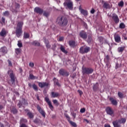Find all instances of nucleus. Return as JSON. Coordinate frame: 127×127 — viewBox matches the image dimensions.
Returning a JSON list of instances; mask_svg holds the SVG:
<instances>
[{
  "mask_svg": "<svg viewBox=\"0 0 127 127\" xmlns=\"http://www.w3.org/2000/svg\"><path fill=\"white\" fill-rule=\"evenodd\" d=\"M29 66H30V67H33L34 66V63H30L29 64Z\"/></svg>",
  "mask_w": 127,
  "mask_h": 127,
  "instance_id": "obj_47",
  "label": "nucleus"
},
{
  "mask_svg": "<svg viewBox=\"0 0 127 127\" xmlns=\"http://www.w3.org/2000/svg\"><path fill=\"white\" fill-rule=\"evenodd\" d=\"M23 123H27V120L23 118L21 119L20 124H22V125H24Z\"/></svg>",
  "mask_w": 127,
  "mask_h": 127,
  "instance_id": "obj_34",
  "label": "nucleus"
},
{
  "mask_svg": "<svg viewBox=\"0 0 127 127\" xmlns=\"http://www.w3.org/2000/svg\"><path fill=\"white\" fill-rule=\"evenodd\" d=\"M91 13L94 14L95 13V9H92L90 11Z\"/></svg>",
  "mask_w": 127,
  "mask_h": 127,
  "instance_id": "obj_55",
  "label": "nucleus"
},
{
  "mask_svg": "<svg viewBox=\"0 0 127 127\" xmlns=\"http://www.w3.org/2000/svg\"><path fill=\"white\" fill-rule=\"evenodd\" d=\"M34 11L37 13H39V14H42V12H43V10L41 9V8L38 7H36L34 9Z\"/></svg>",
  "mask_w": 127,
  "mask_h": 127,
  "instance_id": "obj_13",
  "label": "nucleus"
},
{
  "mask_svg": "<svg viewBox=\"0 0 127 127\" xmlns=\"http://www.w3.org/2000/svg\"><path fill=\"white\" fill-rule=\"evenodd\" d=\"M99 87V84L96 83L94 85L93 89L94 91H97L98 90V88Z\"/></svg>",
  "mask_w": 127,
  "mask_h": 127,
  "instance_id": "obj_28",
  "label": "nucleus"
},
{
  "mask_svg": "<svg viewBox=\"0 0 127 127\" xmlns=\"http://www.w3.org/2000/svg\"><path fill=\"white\" fill-rule=\"evenodd\" d=\"M119 6H123L124 5V2L123 1H121L119 3Z\"/></svg>",
  "mask_w": 127,
  "mask_h": 127,
  "instance_id": "obj_50",
  "label": "nucleus"
},
{
  "mask_svg": "<svg viewBox=\"0 0 127 127\" xmlns=\"http://www.w3.org/2000/svg\"><path fill=\"white\" fill-rule=\"evenodd\" d=\"M120 122L119 121H114L113 124L114 127H120Z\"/></svg>",
  "mask_w": 127,
  "mask_h": 127,
  "instance_id": "obj_19",
  "label": "nucleus"
},
{
  "mask_svg": "<svg viewBox=\"0 0 127 127\" xmlns=\"http://www.w3.org/2000/svg\"><path fill=\"white\" fill-rule=\"evenodd\" d=\"M81 13L84 15V16H87L88 15V11L87 10L83 9L80 11Z\"/></svg>",
  "mask_w": 127,
  "mask_h": 127,
  "instance_id": "obj_25",
  "label": "nucleus"
},
{
  "mask_svg": "<svg viewBox=\"0 0 127 127\" xmlns=\"http://www.w3.org/2000/svg\"><path fill=\"white\" fill-rule=\"evenodd\" d=\"M79 9L80 11H81V10H83V9H82V7H81V6H79Z\"/></svg>",
  "mask_w": 127,
  "mask_h": 127,
  "instance_id": "obj_61",
  "label": "nucleus"
},
{
  "mask_svg": "<svg viewBox=\"0 0 127 127\" xmlns=\"http://www.w3.org/2000/svg\"><path fill=\"white\" fill-rule=\"evenodd\" d=\"M39 86L40 88H44V87H48L49 86V83L48 82H39Z\"/></svg>",
  "mask_w": 127,
  "mask_h": 127,
  "instance_id": "obj_10",
  "label": "nucleus"
},
{
  "mask_svg": "<svg viewBox=\"0 0 127 127\" xmlns=\"http://www.w3.org/2000/svg\"><path fill=\"white\" fill-rule=\"evenodd\" d=\"M110 101L111 102V104L113 105V106H118V101H117L116 100L111 97L110 98Z\"/></svg>",
  "mask_w": 127,
  "mask_h": 127,
  "instance_id": "obj_16",
  "label": "nucleus"
},
{
  "mask_svg": "<svg viewBox=\"0 0 127 127\" xmlns=\"http://www.w3.org/2000/svg\"><path fill=\"white\" fill-rule=\"evenodd\" d=\"M44 42L46 44V47L48 48H50L51 46H50V45H49V42H48V41L45 40Z\"/></svg>",
  "mask_w": 127,
  "mask_h": 127,
  "instance_id": "obj_29",
  "label": "nucleus"
},
{
  "mask_svg": "<svg viewBox=\"0 0 127 127\" xmlns=\"http://www.w3.org/2000/svg\"><path fill=\"white\" fill-rule=\"evenodd\" d=\"M59 73H60V75H62V76H65V75H66V73H67V72H66V71L64 70V69H62L59 70Z\"/></svg>",
  "mask_w": 127,
  "mask_h": 127,
  "instance_id": "obj_24",
  "label": "nucleus"
},
{
  "mask_svg": "<svg viewBox=\"0 0 127 127\" xmlns=\"http://www.w3.org/2000/svg\"><path fill=\"white\" fill-rule=\"evenodd\" d=\"M9 15V12H8V11H6L3 13V15H4V16H8Z\"/></svg>",
  "mask_w": 127,
  "mask_h": 127,
  "instance_id": "obj_43",
  "label": "nucleus"
},
{
  "mask_svg": "<svg viewBox=\"0 0 127 127\" xmlns=\"http://www.w3.org/2000/svg\"><path fill=\"white\" fill-rule=\"evenodd\" d=\"M43 15L44 16H46V17H48V16H49V12H44Z\"/></svg>",
  "mask_w": 127,
  "mask_h": 127,
  "instance_id": "obj_41",
  "label": "nucleus"
},
{
  "mask_svg": "<svg viewBox=\"0 0 127 127\" xmlns=\"http://www.w3.org/2000/svg\"><path fill=\"white\" fill-rule=\"evenodd\" d=\"M102 3H103V7L104 8H111V7L110 6V4H109L107 2H105L104 0H102Z\"/></svg>",
  "mask_w": 127,
  "mask_h": 127,
  "instance_id": "obj_15",
  "label": "nucleus"
},
{
  "mask_svg": "<svg viewBox=\"0 0 127 127\" xmlns=\"http://www.w3.org/2000/svg\"><path fill=\"white\" fill-rule=\"evenodd\" d=\"M104 127H111V126H110L109 124H105L104 125Z\"/></svg>",
  "mask_w": 127,
  "mask_h": 127,
  "instance_id": "obj_58",
  "label": "nucleus"
},
{
  "mask_svg": "<svg viewBox=\"0 0 127 127\" xmlns=\"http://www.w3.org/2000/svg\"><path fill=\"white\" fill-rule=\"evenodd\" d=\"M6 31H5V29L3 28L0 33V36H2V37H3V36H4V35H6Z\"/></svg>",
  "mask_w": 127,
  "mask_h": 127,
  "instance_id": "obj_21",
  "label": "nucleus"
},
{
  "mask_svg": "<svg viewBox=\"0 0 127 127\" xmlns=\"http://www.w3.org/2000/svg\"><path fill=\"white\" fill-rule=\"evenodd\" d=\"M2 109H3V107L1 105H0V111L2 110Z\"/></svg>",
  "mask_w": 127,
  "mask_h": 127,
  "instance_id": "obj_62",
  "label": "nucleus"
},
{
  "mask_svg": "<svg viewBox=\"0 0 127 127\" xmlns=\"http://www.w3.org/2000/svg\"><path fill=\"white\" fill-rule=\"evenodd\" d=\"M93 71L94 70L91 68H84L82 69L83 74H87L88 75L92 74Z\"/></svg>",
  "mask_w": 127,
  "mask_h": 127,
  "instance_id": "obj_6",
  "label": "nucleus"
},
{
  "mask_svg": "<svg viewBox=\"0 0 127 127\" xmlns=\"http://www.w3.org/2000/svg\"><path fill=\"white\" fill-rule=\"evenodd\" d=\"M30 79H34V76H33L32 74H30Z\"/></svg>",
  "mask_w": 127,
  "mask_h": 127,
  "instance_id": "obj_54",
  "label": "nucleus"
},
{
  "mask_svg": "<svg viewBox=\"0 0 127 127\" xmlns=\"http://www.w3.org/2000/svg\"><path fill=\"white\" fill-rule=\"evenodd\" d=\"M23 25V22H19L17 25V28L16 29V35L18 37H20L21 33H22V26Z\"/></svg>",
  "mask_w": 127,
  "mask_h": 127,
  "instance_id": "obj_2",
  "label": "nucleus"
},
{
  "mask_svg": "<svg viewBox=\"0 0 127 127\" xmlns=\"http://www.w3.org/2000/svg\"><path fill=\"white\" fill-rule=\"evenodd\" d=\"M33 45H35V46H39L40 45V43L37 41H35L33 42Z\"/></svg>",
  "mask_w": 127,
  "mask_h": 127,
  "instance_id": "obj_32",
  "label": "nucleus"
},
{
  "mask_svg": "<svg viewBox=\"0 0 127 127\" xmlns=\"http://www.w3.org/2000/svg\"><path fill=\"white\" fill-rule=\"evenodd\" d=\"M114 38L116 42L120 43V42L121 41V36H120L119 34H115Z\"/></svg>",
  "mask_w": 127,
  "mask_h": 127,
  "instance_id": "obj_12",
  "label": "nucleus"
},
{
  "mask_svg": "<svg viewBox=\"0 0 127 127\" xmlns=\"http://www.w3.org/2000/svg\"><path fill=\"white\" fill-rule=\"evenodd\" d=\"M90 47H81L79 49V52L80 53H81V54H84V53H88L89 51L90 50Z\"/></svg>",
  "mask_w": 127,
  "mask_h": 127,
  "instance_id": "obj_4",
  "label": "nucleus"
},
{
  "mask_svg": "<svg viewBox=\"0 0 127 127\" xmlns=\"http://www.w3.org/2000/svg\"><path fill=\"white\" fill-rule=\"evenodd\" d=\"M85 111H86V109L85 108H82L80 110V112L81 113V114L84 113V112Z\"/></svg>",
  "mask_w": 127,
  "mask_h": 127,
  "instance_id": "obj_45",
  "label": "nucleus"
},
{
  "mask_svg": "<svg viewBox=\"0 0 127 127\" xmlns=\"http://www.w3.org/2000/svg\"><path fill=\"white\" fill-rule=\"evenodd\" d=\"M15 52L16 54H19L20 53V49H16Z\"/></svg>",
  "mask_w": 127,
  "mask_h": 127,
  "instance_id": "obj_44",
  "label": "nucleus"
},
{
  "mask_svg": "<svg viewBox=\"0 0 127 127\" xmlns=\"http://www.w3.org/2000/svg\"><path fill=\"white\" fill-rule=\"evenodd\" d=\"M63 39H64V38H63V37H61L59 39V41H63Z\"/></svg>",
  "mask_w": 127,
  "mask_h": 127,
  "instance_id": "obj_53",
  "label": "nucleus"
},
{
  "mask_svg": "<svg viewBox=\"0 0 127 127\" xmlns=\"http://www.w3.org/2000/svg\"><path fill=\"white\" fill-rule=\"evenodd\" d=\"M118 68H119V64H116L115 68L118 69Z\"/></svg>",
  "mask_w": 127,
  "mask_h": 127,
  "instance_id": "obj_59",
  "label": "nucleus"
},
{
  "mask_svg": "<svg viewBox=\"0 0 127 127\" xmlns=\"http://www.w3.org/2000/svg\"><path fill=\"white\" fill-rule=\"evenodd\" d=\"M20 127H28L27 126L25 125V124H22L20 126Z\"/></svg>",
  "mask_w": 127,
  "mask_h": 127,
  "instance_id": "obj_56",
  "label": "nucleus"
},
{
  "mask_svg": "<svg viewBox=\"0 0 127 127\" xmlns=\"http://www.w3.org/2000/svg\"><path fill=\"white\" fill-rule=\"evenodd\" d=\"M0 52L2 53H6V52H7V49H6V47H3L0 48Z\"/></svg>",
  "mask_w": 127,
  "mask_h": 127,
  "instance_id": "obj_22",
  "label": "nucleus"
},
{
  "mask_svg": "<svg viewBox=\"0 0 127 127\" xmlns=\"http://www.w3.org/2000/svg\"><path fill=\"white\" fill-rule=\"evenodd\" d=\"M17 46H18V47H20V48L22 47V43L19 42V41H18Z\"/></svg>",
  "mask_w": 127,
  "mask_h": 127,
  "instance_id": "obj_46",
  "label": "nucleus"
},
{
  "mask_svg": "<svg viewBox=\"0 0 127 127\" xmlns=\"http://www.w3.org/2000/svg\"><path fill=\"white\" fill-rule=\"evenodd\" d=\"M57 22L61 26H66L68 23V20L64 17H59L57 19Z\"/></svg>",
  "mask_w": 127,
  "mask_h": 127,
  "instance_id": "obj_1",
  "label": "nucleus"
},
{
  "mask_svg": "<svg viewBox=\"0 0 127 127\" xmlns=\"http://www.w3.org/2000/svg\"><path fill=\"white\" fill-rule=\"evenodd\" d=\"M53 102L54 104L55 105H56V106H59V105H60V104H59V103H58V101L56 99L54 100L53 101Z\"/></svg>",
  "mask_w": 127,
  "mask_h": 127,
  "instance_id": "obj_36",
  "label": "nucleus"
},
{
  "mask_svg": "<svg viewBox=\"0 0 127 127\" xmlns=\"http://www.w3.org/2000/svg\"><path fill=\"white\" fill-rule=\"evenodd\" d=\"M111 19L114 21V22L116 24L119 23L120 22V19L119 18V16L116 13H113L111 15Z\"/></svg>",
  "mask_w": 127,
  "mask_h": 127,
  "instance_id": "obj_5",
  "label": "nucleus"
},
{
  "mask_svg": "<svg viewBox=\"0 0 127 127\" xmlns=\"http://www.w3.org/2000/svg\"><path fill=\"white\" fill-rule=\"evenodd\" d=\"M72 116L74 118H76V114L75 113L72 114Z\"/></svg>",
  "mask_w": 127,
  "mask_h": 127,
  "instance_id": "obj_63",
  "label": "nucleus"
},
{
  "mask_svg": "<svg viewBox=\"0 0 127 127\" xmlns=\"http://www.w3.org/2000/svg\"><path fill=\"white\" fill-rule=\"evenodd\" d=\"M54 82L55 85H57V86H59V87H60V84H59V82H58V80H57L56 78H54Z\"/></svg>",
  "mask_w": 127,
  "mask_h": 127,
  "instance_id": "obj_27",
  "label": "nucleus"
},
{
  "mask_svg": "<svg viewBox=\"0 0 127 127\" xmlns=\"http://www.w3.org/2000/svg\"><path fill=\"white\" fill-rule=\"evenodd\" d=\"M118 121H119L120 124H125L126 122V120L125 118H122Z\"/></svg>",
  "mask_w": 127,
  "mask_h": 127,
  "instance_id": "obj_31",
  "label": "nucleus"
},
{
  "mask_svg": "<svg viewBox=\"0 0 127 127\" xmlns=\"http://www.w3.org/2000/svg\"><path fill=\"white\" fill-rule=\"evenodd\" d=\"M37 110L38 111H39V113L42 114L43 117H44V118H45V112H44V111H43V109H41V107L39 105L37 106Z\"/></svg>",
  "mask_w": 127,
  "mask_h": 127,
  "instance_id": "obj_11",
  "label": "nucleus"
},
{
  "mask_svg": "<svg viewBox=\"0 0 127 127\" xmlns=\"http://www.w3.org/2000/svg\"><path fill=\"white\" fill-rule=\"evenodd\" d=\"M106 113L110 116H114V110L111 107H107L106 108Z\"/></svg>",
  "mask_w": 127,
  "mask_h": 127,
  "instance_id": "obj_9",
  "label": "nucleus"
},
{
  "mask_svg": "<svg viewBox=\"0 0 127 127\" xmlns=\"http://www.w3.org/2000/svg\"><path fill=\"white\" fill-rule=\"evenodd\" d=\"M118 96L121 99L124 97V94L122 92H118Z\"/></svg>",
  "mask_w": 127,
  "mask_h": 127,
  "instance_id": "obj_42",
  "label": "nucleus"
},
{
  "mask_svg": "<svg viewBox=\"0 0 127 127\" xmlns=\"http://www.w3.org/2000/svg\"><path fill=\"white\" fill-rule=\"evenodd\" d=\"M68 44L71 47H75V46H76V43H75L74 41H69Z\"/></svg>",
  "mask_w": 127,
  "mask_h": 127,
  "instance_id": "obj_20",
  "label": "nucleus"
},
{
  "mask_svg": "<svg viewBox=\"0 0 127 127\" xmlns=\"http://www.w3.org/2000/svg\"><path fill=\"white\" fill-rule=\"evenodd\" d=\"M24 38H29V34L27 33H24Z\"/></svg>",
  "mask_w": 127,
  "mask_h": 127,
  "instance_id": "obj_40",
  "label": "nucleus"
},
{
  "mask_svg": "<svg viewBox=\"0 0 127 127\" xmlns=\"http://www.w3.org/2000/svg\"><path fill=\"white\" fill-rule=\"evenodd\" d=\"M60 49L62 52L64 53L65 54H67V52L65 50V48H64V46H63L62 45H61Z\"/></svg>",
  "mask_w": 127,
  "mask_h": 127,
  "instance_id": "obj_23",
  "label": "nucleus"
},
{
  "mask_svg": "<svg viewBox=\"0 0 127 127\" xmlns=\"http://www.w3.org/2000/svg\"><path fill=\"white\" fill-rule=\"evenodd\" d=\"M0 127H4L3 125L0 123Z\"/></svg>",
  "mask_w": 127,
  "mask_h": 127,
  "instance_id": "obj_64",
  "label": "nucleus"
},
{
  "mask_svg": "<svg viewBox=\"0 0 127 127\" xmlns=\"http://www.w3.org/2000/svg\"><path fill=\"white\" fill-rule=\"evenodd\" d=\"M64 116L66 119H67V121H68V122H70V120H71V119L70 118V117H69V115H68V114H67L66 113H64Z\"/></svg>",
  "mask_w": 127,
  "mask_h": 127,
  "instance_id": "obj_39",
  "label": "nucleus"
},
{
  "mask_svg": "<svg viewBox=\"0 0 127 127\" xmlns=\"http://www.w3.org/2000/svg\"><path fill=\"white\" fill-rule=\"evenodd\" d=\"M11 112L12 114H15L17 113V110L15 108H12V109L11 110Z\"/></svg>",
  "mask_w": 127,
  "mask_h": 127,
  "instance_id": "obj_33",
  "label": "nucleus"
},
{
  "mask_svg": "<svg viewBox=\"0 0 127 127\" xmlns=\"http://www.w3.org/2000/svg\"><path fill=\"white\" fill-rule=\"evenodd\" d=\"M79 35L80 37L83 38V39H86L87 37V34L86 33V32L83 31L80 32Z\"/></svg>",
  "mask_w": 127,
  "mask_h": 127,
  "instance_id": "obj_14",
  "label": "nucleus"
},
{
  "mask_svg": "<svg viewBox=\"0 0 127 127\" xmlns=\"http://www.w3.org/2000/svg\"><path fill=\"white\" fill-rule=\"evenodd\" d=\"M59 96H60V94L58 92H52V98H57Z\"/></svg>",
  "mask_w": 127,
  "mask_h": 127,
  "instance_id": "obj_17",
  "label": "nucleus"
},
{
  "mask_svg": "<svg viewBox=\"0 0 127 127\" xmlns=\"http://www.w3.org/2000/svg\"><path fill=\"white\" fill-rule=\"evenodd\" d=\"M64 5L66 8L70 9V10L73 9V2L71 0H65L64 3Z\"/></svg>",
  "mask_w": 127,
  "mask_h": 127,
  "instance_id": "obj_3",
  "label": "nucleus"
},
{
  "mask_svg": "<svg viewBox=\"0 0 127 127\" xmlns=\"http://www.w3.org/2000/svg\"><path fill=\"white\" fill-rule=\"evenodd\" d=\"M123 35V37H124V39H125V40H127V37H126V35H127L125 34H124Z\"/></svg>",
  "mask_w": 127,
  "mask_h": 127,
  "instance_id": "obj_57",
  "label": "nucleus"
},
{
  "mask_svg": "<svg viewBox=\"0 0 127 127\" xmlns=\"http://www.w3.org/2000/svg\"><path fill=\"white\" fill-rule=\"evenodd\" d=\"M88 42H91L92 41V37L88 36Z\"/></svg>",
  "mask_w": 127,
  "mask_h": 127,
  "instance_id": "obj_48",
  "label": "nucleus"
},
{
  "mask_svg": "<svg viewBox=\"0 0 127 127\" xmlns=\"http://www.w3.org/2000/svg\"><path fill=\"white\" fill-rule=\"evenodd\" d=\"M77 92L78 93H79L80 96H82V95L83 94V92L81 90H78Z\"/></svg>",
  "mask_w": 127,
  "mask_h": 127,
  "instance_id": "obj_49",
  "label": "nucleus"
},
{
  "mask_svg": "<svg viewBox=\"0 0 127 127\" xmlns=\"http://www.w3.org/2000/svg\"><path fill=\"white\" fill-rule=\"evenodd\" d=\"M125 48H126V47H119L118 49V52H119L120 53H123V51H124V50H125Z\"/></svg>",
  "mask_w": 127,
  "mask_h": 127,
  "instance_id": "obj_26",
  "label": "nucleus"
},
{
  "mask_svg": "<svg viewBox=\"0 0 127 127\" xmlns=\"http://www.w3.org/2000/svg\"><path fill=\"white\" fill-rule=\"evenodd\" d=\"M27 116H28L30 119H32V118H33V114L31 112H28L27 113Z\"/></svg>",
  "mask_w": 127,
  "mask_h": 127,
  "instance_id": "obj_38",
  "label": "nucleus"
},
{
  "mask_svg": "<svg viewBox=\"0 0 127 127\" xmlns=\"http://www.w3.org/2000/svg\"><path fill=\"white\" fill-rule=\"evenodd\" d=\"M100 42L102 43L103 42V37H100Z\"/></svg>",
  "mask_w": 127,
  "mask_h": 127,
  "instance_id": "obj_60",
  "label": "nucleus"
},
{
  "mask_svg": "<svg viewBox=\"0 0 127 127\" xmlns=\"http://www.w3.org/2000/svg\"><path fill=\"white\" fill-rule=\"evenodd\" d=\"M104 61L106 63V65H109L110 64V56L107 55L105 58Z\"/></svg>",
  "mask_w": 127,
  "mask_h": 127,
  "instance_id": "obj_18",
  "label": "nucleus"
},
{
  "mask_svg": "<svg viewBox=\"0 0 127 127\" xmlns=\"http://www.w3.org/2000/svg\"><path fill=\"white\" fill-rule=\"evenodd\" d=\"M8 74H10V78H11V81L12 84H15V77L14 76V74L12 73L11 70H9L8 71Z\"/></svg>",
  "mask_w": 127,
  "mask_h": 127,
  "instance_id": "obj_7",
  "label": "nucleus"
},
{
  "mask_svg": "<svg viewBox=\"0 0 127 127\" xmlns=\"http://www.w3.org/2000/svg\"><path fill=\"white\" fill-rule=\"evenodd\" d=\"M32 87L34 90H35V91H36V92L38 91V88H37V86H36V85L34 84H33Z\"/></svg>",
  "mask_w": 127,
  "mask_h": 127,
  "instance_id": "obj_37",
  "label": "nucleus"
},
{
  "mask_svg": "<svg viewBox=\"0 0 127 127\" xmlns=\"http://www.w3.org/2000/svg\"><path fill=\"white\" fill-rule=\"evenodd\" d=\"M45 101L46 102L51 110H53V105L51 103V101L49 100V98L46 97L45 98Z\"/></svg>",
  "mask_w": 127,
  "mask_h": 127,
  "instance_id": "obj_8",
  "label": "nucleus"
},
{
  "mask_svg": "<svg viewBox=\"0 0 127 127\" xmlns=\"http://www.w3.org/2000/svg\"><path fill=\"white\" fill-rule=\"evenodd\" d=\"M68 122H69V124H70V125H71V126H72V127H77V125L76 124V123H75L70 120Z\"/></svg>",
  "mask_w": 127,
  "mask_h": 127,
  "instance_id": "obj_35",
  "label": "nucleus"
},
{
  "mask_svg": "<svg viewBox=\"0 0 127 127\" xmlns=\"http://www.w3.org/2000/svg\"><path fill=\"white\" fill-rule=\"evenodd\" d=\"M8 63L9 66H12V64H11V62H10V61L8 60Z\"/></svg>",
  "mask_w": 127,
  "mask_h": 127,
  "instance_id": "obj_52",
  "label": "nucleus"
},
{
  "mask_svg": "<svg viewBox=\"0 0 127 127\" xmlns=\"http://www.w3.org/2000/svg\"><path fill=\"white\" fill-rule=\"evenodd\" d=\"M5 21V19L3 17H2V18H1V22H2L1 24H2V23H4Z\"/></svg>",
  "mask_w": 127,
  "mask_h": 127,
  "instance_id": "obj_51",
  "label": "nucleus"
},
{
  "mask_svg": "<svg viewBox=\"0 0 127 127\" xmlns=\"http://www.w3.org/2000/svg\"><path fill=\"white\" fill-rule=\"evenodd\" d=\"M126 25L124 23H121L119 25V28H120L121 29H124V28H125Z\"/></svg>",
  "mask_w": 127,
  "mask_h": 127,
  "instance_id": "obj_30",
  "label": "nucleus"
}]
</instances>
